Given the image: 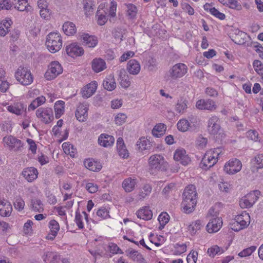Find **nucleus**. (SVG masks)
Segmentation results:
<instances>
[{"label":"nucleus","instance_id":"nucleus-1","mask_svg":"<svg viewBox=\"0 0 263 263\" xmlns=\"http://www.w3.org/2000/svg\"><path fill=\"white\" fill-rule=\"evenodd\" d=\"M198 194L194 185H190L185 187L182 194L181 211L189 214L195 209L197 204Z\"/></svg>","mask_w":263,"mask_h":263},{"label":"nucleus","instance_id":"nucleus-16","mask_svg":"<svg viewBox=\"0 0 263 263\" xmlns=\"http://www.w3.org/2000/svg\"><path fill=\"white\" fill-rule=\"evenodd\" d=\"M12 211L11 203L7 200H0V215L3 217H9Z\"/></svg>","mask_w":263,"mask_h":263},{"label":"nucleus","instance_id":"nucleus-29","mask_svg":"<svg viewBox=\"0 0 263 263\" xmlns=\"http://www.w3.org/2000/svg\"><path fill=\"white\" fill-rule=\"evenodd\" d=\"M166 130V125L160 123L154 126L152 129V133L154 137L160 138L165 134Z\"/></svg>","mask_w":263,"mask_h":263},{"label":"nucleus","instance_id":"nucleus-25","mask_svg":"<svg viewBox=\"0 0 263 263\" xmlns=\"http://www.w3.org/2000/svg\"><path fill=\"white\" fill-rule=\"evenodd\" d=\"M8 110L16 115H22L26 110V107L24 105L20 102L14 103L7 107Z\"/></svg>","mask_w":263,"mask_h":263},{"label":"nucleus","instance_id":"nucleus-54","mask_svg":"<svg viewBox=\"0 0 263 263\" xmlns=\"http://www.w3.org/2000/svg\"><path fill=\"white\" fill-rule=\"evenodd\" d=\"M50 228L52 232V234L55 237L59 230L60 227L58 222L55 220H52L49 222Z\"/></svg>","mask_w":263,"mask_h":263},{"label":"nucleus","instance_id":"nucleus-52","mask_svg":"<svg viewBox=\"0 0 263 263\" xmlns=\"http://www.w3.org/2000/svg\"><path fill=\"white\" fill-rule=\"evenodd\" d=\"M256 249V247L254 246H251L248 248L243 249L239 253L238 256L240 257H245L250 256Z\"/></svg>","mask_w":263,"mask_h":263},{"label":"nucleus","instance_id":"nucleus-40","mask_svg":"<svg viewBox=\"0 0 263 263\" xmlns=\"http://www.w3.org/2000/svg\"><path fill=\"white\" fill-rule=\"evenodd\" d=\"M202 226V221L200 220H197L189 225L188 231L191 235H195Z\"/></svg>","mask_w":263,"mask_h":263},{"label":"nucleus","instance_id":"nucleus-37","mask_svg":"<svg viewBox=\"0 0 263 263\" xmlns=\"http://www.w3.org/2000/svg\"><path fill=\"white\" fill-rule=\"evenodd\" d=\"M12 22L11 20H4L0 23V35L5 36L10 31Z\"/></svg>","mask_w":263,"mask_h":263},{"label":"nucleus","instance_id":"nucleus-23","mask_svg":"<svg viewBox=\"0 0 263 263\" xmlns=\"http://www.w3.org/2000/svg\"><path fill=\"white\" fill-rule=\"evenodd\" d=\"M136 215L139 218L145 220H150L153 217V213L148 206H144L139 209L136 212Z\"/></svg>","mask_w":263,"mask_h":263},{"label":"nucleus","instance_id":"nucleus-55","mask_svg":"<svg viewBox=\"0 0 263 263\" xmlns=\"http://www.w3.org/2000/svg\"><path fill=\"white\" fill-rule=\"evenodd\" d=\"M127 116L125 114L120 113L117 115L115 118V122L118 125H121L126 122Z\"/></svg>","mask_w":263,"mask_h":263},{"label":"nucleus","instance_id":"nucleus-19","mask_svg":"<svg viewBox=\"0 0 263 263\" xmlns=\"http://www.w3.org/2000/svg\"><path fill=\"white\" fill-rule=\"evenodd\" d=\"M14 8L19 11L27 12L32 11V7L28 4V0H14Z\"/></svg>","mask_w":263,"mask_h":263},{"label":"nucleus","instance_id":"nucleus-6","mask_svg":"<svg viewBox=\"0 0 263 263\" xmlns=\"http://www.w3.org/2000/svg\"><path fill=\"white\" fill-rule=\"evenodd\" d=\"M63 72V68L58 61L51 62L48 66L44 77L47 80H52L61 74Z\"/></svg>","mask_w":263,"mask_h":263},{"label":"nucleus","instance_id":"nucleus-15","mask_svg":"<svg viewBox=\"0 0 263 263\" xmlns=\"http://www.w3.org/2000/svg\"><path fill=\"white\" fill-rule=\"evenodd\" d=\"M196 106L199 109L213 110L216 108L215 102L212 100H200L197 101Z\"/></svg>","mask_w":263,"mask_h":263},{"label":"nucleus","instance_id":"nucleus-13","mask_svg":"<svg viewBox=\"0 0 263 263\" xmlns=\"http://www.w3.org/2000/svg\"><path fill=\"white\" fill-rule=\"evenodd\" d=\"M67 54L71 57L81 56L84 54L83 48L76 43L71 44L66 48Z\"/></svg>","mask_w":263,"mask_h":263},{"label":"nucleus","instance_id":"nucleus-10","mask_svg":"<svg viewBox=\"0 0 263 263\" xmlns=\"http://www.w3.org/2000/svg\"><path fill=\"white\" fill-rule=\"evenodd\" d=\"M36 117L45 124L50 123L53 120V114L51 108H40L36 111Z\"/></svg>","mask_w":263,"mask_h":263},{"label":"nucleus","instance_id":"nucleus-7","mask_svg":"<svg viewBox=\"0 0 263 263\" xmlns=\"http://www.w3.org/2000/svg\"><path fill=\"white\" fill-rule=\"evenodd\" d=\"M3 142L5 147L15 152L21 151L23 145L20 140L11 135L4 137Z\"/></svg>","mask_w":263,"mask_h":263},{"label":"nucleus","instance_id":"nucleus-17","mask_svg":"<svg viewBox=\"0 0 263 263\" xmlns=\"http://www.w3.org/2000/svg\"><path fill=\"white\" fill-rule=\"evenodd\" d=\"M97 88V83L96 81L90 82L82 88V96L86 98L90 97L96 92Z\"/></svg>","mask_w":263,"mask_h":263},{"label":"nucleus","instance_id":"nucleus-64","mask_svg":"<svg viewBox=\"0 0 263 263\" xmlns=\"http://www.w3.org/2000/svg\"><path fill=\"white\" fill-rule=\"evenodd\" d=\"M251 163L253 164H263V155L258 154L251 160Z\"/></svg>","mask_w":263,"mask_h":263},{"label":"nucleus","instance_id":"nucleus-39","mask_svg":"<svg viewBox=\"0 0 263 263\" xmlns=\"http://www.w3.org/2000/svg\"><path fill=\"white\" fill-rule=\"evenodd\" d=\"M152 190V187L151 185L148 184L144 185L138 195L137 198L138 200H143L146 196H148L151 193Z\"/></svg>","mask_w":263,"mask_h":263},{"label":"nucleus","instance_id":"nucleus-35","mask_svg":"<svg viewBox=\"0 0 263 263\" xmlns=\"http://www.w3.org/2000/svg\"><path fill=\"white\" fill-rule=\"evenodd\" d=\"M31 209L35 212L41 213L44 211L43 204L40 199L34 198L30 200Z\"/></svg>","mask_w":263,"mask_h":263},{"label":"nucleus","instance_id":"nucleus-21","mask_svg":"<svg viewBox=\"0 0 263 263\" xmlns=\"http://www.w3.org/2000/svg\"><path fill=\"white\" fill-rule=\"evenodd\" d=\"M117 149L120 156L123 158H127L129 157V153L126 149L123 139L120 137L117 139Z\"/></svg>","mask_w":263,"mask_h":263},{"label":"nucleus","instance_id":"nucleus-50","mask_svg":"<svg viewBox=\"0 0 263 263\" xmlns=\"http://www.w3.org/2000/svg\"><path fill=\"white\" fill-rule=\"evenodd\" d=\"M62 148L66 154L70 155L72 157L74 156L75 152L72 145L69 143L65 142L62 144Z\"/></svg>","mask_w":263,"mask_h":263},{"label":"nucleus","instance_id":"nucleus-59","mask_svg":"<svg viewBox=\"0 0 263 263\" xmlns=\"http://www.w3.org/2000/svg\"><path fill=\"white\" fill-rule=\"evenodd\" d=\"M160 223H167L170 220V216L166 212L161 213L158 218Z\"/></svg>","mask_w":263,"mask_h":263},{"label":"nucleus","instance_id":"nucleus-60","mask_svg":"<svg viewBox=\"0 0 263 263\" xmlns=\"http://www.w3.org/2000/svg\"><path fill=\"white\" fill-rule=\"evenodd\" d=\"M220 251V248L217 245L212 246L208 249L207 253L209 256L213 257L217 254Z\"/></svg>","mask_w":263,"mask_h":263},{"label":"nucleus","instance_id":"nucleus-2","mask_svg":"<svg viewBox=\"0 0 263 263\" xmlns=\"http://www.w3.org/2000/svg\"><path fill=\"white\" fill-rule=\"evenodd\" d=\"M187 66L184 63H179L173 65L166 74L167 81L176 80L184 77L187 72Z\"/></svg>","mask_w":263,"mask_h":263},{"label":"nucleus","instance_id":"nucleus-48","mask_svg":"<svg viewBox=\"0 0 263 263\" xmlns=\"http://www.w3.org/2000/svg\"><path fill=\"white\" fill-rule=\"evenodd\" d=\"M260 192L258 190H254L250 193L246 195V198H247L249 201L251 202L253 205L255 203V202L258 199V197L260 195Z\"/></svg>","mask_w":263,"mask_h":263},{"label":"nucleus","instance_id":"nucleus-9","mask_svg":"<svg viewBox=\"0 0 263 263\" xmlns=\"http://www.w3.org/2000/svg\"><path fill=\"white\" fill-rule=\"evenodd\" d=\"M221 152V148L219 147L208 151L202 158V162L203 164L206 163L215 164L218 161V156Z\"/></svg>","mask_w":263,"mask_h":263},{"label":"nucleus","instance_id":"nucleus-28","mask_svg":"<svg viewBox=\"0 0 263 263\" xmlns=\"http://www.w3.org/2000/svg\"><path fill=\"white\" fill-rule=\"evenodd\" d=\"M137 149L140 152L149 149L152 146L151 141L145 137L140 138L136 143Z\"/></svg>","mask_w":263,"mask_h":263},{"label":"nucleus","instance_id":"nucleus-46","mask_svg":"<svg viewBox=\"0 0 263 263\" xmlns=\"http://www.w3.org/2000/svg\"><path fill=\"white\" fill-rule=\"evenodd\" d=\"M242 165H224L223 171L228 174L233 175L239 172Z\"/></svg>","mask_w":263,"mask_h":263},{"label":"nucleus","instance_id":"nucleus-8","mask_svg":"<svg viewBox=\"0 0 263 263\" xmlns=\"http://www.w3.org/2000/svg\"><path fill=\"white\" fill-rule=\"evenodd\" d=\"M250 216L249 214L245 212L236 216L235 221L232 224L231 229L234 231H239L247 227L249 222Z\"/></svg>","mask_w":263,"mask_h":263},{"label":"nucleus","instance_id":"nucleus-57","mask_svg":"<svg viewBox=\"0 0 263 263\" xmlns=\"http://www.w3.org/2000/svg\"><path fill=\"white\" fill-rule=\"evenodd\" d=\"M97 215L101 219H105L109 217V212L104 207H101L97 212Z\"/></svg>","mask_w":263,"mask_h":263},{"label":"nucleus","instance_id":"nucleus-30","mask_svg":"<svg viewBox=\"0 0 263 263\" xmlns=\"http://www.w3.org/2000/svg\"><path fill=\"white\" fill-rule=\"evenodd\" d=\"M136 184V179L130 177L124 180L122 182V187L126 192H130L133 191Z\"/></svg>","mask_w":263,"mask_h":263},{"label":"nucleus","instance_id":"nucleus-56","mask_svg":"<svg viewBox=\"0 0 263 263\" xmlns=\"http://www.w3.org/2000/svg\"><path fill=\"white\" fill-rule=\"evenodd\" d=\"M198 254L197 251H192L187 256L186 260L187 263H196Z\"/></svg>","mask_w":263,"mask_h":263},{"label":"nucleus","instance_id":"nucleus-58","mask_svg":"<svg viewBox=\"0 0 263 263\" xmlns=\"http://www.w3.org/2000/svg\"><path fill=\"white\" fill-rule=\"evenodd\" d=\"M12 7V4L9 0H0V11L2 10H9Z\"/></svg>","mask_w":263,"mask_h":263},{"label":"nucleus","instance_id":"nucleus-51","mask_svg":"<svg viewBox=\"0 0 263 263\" xmlns=\"http://www.w3.org/2000/svg\"><path fill=\"white\" fill-rule=\"evenodd\" d=\"M208 143V139L202 136L197 137L196 140V145L198 149H203L205 147Z\"/></svg>","mask_w":263,"mask_h":263},{"label":"nucleus","instance_id":"nucleus-62","mask_svg":"<svg viewBox=\"0 0 263 263\" xmlns=\"http://www.w3.org/2000/svg\"><path fill=\"white\" fill-rule=\"evenodd\" d=\"M240 206L241 208H249L253 206V204L251 203V202L248 200L246 196L243 197L239 202Z\"/></svg>","mask_w":263,"mask_h":263},{"label":"nucleus","instance_id":"nucleus-45","mask_svg":"<svg viewBox=\"0 0 263 263\" xmlns=\"http://www.w3.org/2000/svg\"><path fill=\"white\" fill-rule=\"evenodd\" d=\"M190 126L189 121L185 119H180L177 124L178 129L182 132H186Z\"/></svg>","mask_w":263,"mask_h":263},{"label":"nucleus","instance_id":"nucleus-61","mask_svg":"<svg viewBox=\"0 0 263 263\" xmlns=\"http://www.w3.org/2000/svg\"><path fill=\"white\" fill-rule=\"evenodd\" d=\"M117 3L115 1H112L110 2L109 9V15L112 17H114L116 15V10H117Z\"/></svg>","mask_w":263,"mask_h":263},{"label":"nucleus","instance_id":"nucleus-3","mask_svg":"<svg viewBox=\"0 0 263 263\" xmlns=\"http://www.w3.org/2000/svg\"><path fill=\"white\" fill-rule=\"evenodd\" d=\"M46 45L51 53H55L62 46V39L59 32H50L47 36Z\"/></svg>","mask_w":263,"mask_h":263},{"label":"nucleus","instance_id":"nucleus-26","mask_svg":"<svg viewBox=\"0 0 263 263\" xmlns=\"http://www.w3.org/2000/svg\"><path fill=\"white\" fill-rule=\"evenodd\" d=\"M203 8L205 11H209L212 15L220 20H223L226 18V15L224 13L219 12L217 9L215 7H213L212 5L209 3L204 4Z\"/></svg>","mask_w":263,"mask_h":263},{"label":"nucleus","instance_id":"nucleus-4","mask_svg":"<svg viewBox=\"0 0 263 263\" xmlns=\"http://www.w3.org/2000/svg\"><path fill=\"white\" fill-rule=\"evenodd\" d=\"M207 130L209 134L214 136L216 138L223 137V130L219 124V118L216 116H212L209 119Z\"/></svg>","mask_w":263,"mask_h":263},{"label":"nucleus","instance_id":"nucleus-38","mask_svg":"<svg viewBox=\"0 0 263 263\" xmlns=\"http://www.w3.org/2000/svg\"><path fill=\"white\" fill-rule=\"evenodd\" d=\"M155 168L166 172V174L169 175L171 173L178 172L179 167L178 165H156Z\"/></svg>","mask_w":263,"mask_h":263},{"label":"nucleus","instance_id":"nucleus-33","mask_svg":"<svg viewBox=\"0 0 263 263\" xmlns=\"http://www.w3.org/2000/svg\"><path fill=\"white\" fill-rule=\"evenodd\" d=\"M82 37L83 43L88 47H94L98 44L97 39L95 36L84 34L82 36Z\"/></svg>","mask_w":263,"mask_h":263},{"label":"nucleus","instance_id":"nucleus-32","mask_svg":"<svg viewBox=\"0 0 263 263\" xmlns=\"http://www.w3.org/2000/svg\"><path fill=\"white\" fill-rule=\"evenodd\" d=\"M63 30L67 35H73L77 31L76 25L71 22H65L63 25Z\"/></svg>","mask_w":263,"mask_h":263},{"label":"nucleus","instance_id":"nucleus-24","mask_svg":"<svg viewBox=\"0 0 263 263\" xmlns=\"http://www.w3.org/2000/svg\"><path fill=\"white\" fill-rule=\"evenodd\" d=\"M91 67L93 70L96 72H99L106 68V63L101 58H96L92 60Z\"/></svg>","mask_w":263,"mask_h":263},{"label":"nucleus","instance_id":"nucleus-27","mask_svg":"<svg viewBox=\"0 0 263 263\" xmlns=\"http://www.w3.org/2000/svg\"><path fill=\"white\" fill-rule=\"evenodd\" d=\"M187 101L183 98L178 100L175 107V111L180 114H184L187 108Z\"/></svg>","mask_w":263,"mask_h":263},{"label":"nucleus","instance_id":"nucleus-11","mask_svg":"<svg viewBox=\"0 0 263 263\" xmlns=\"http://www.w3.org/2000/svg\"><path fill=\"white\" fill-rule=\"evenodd\" d=\"M174 160L182 164H189L191 163V160L186 151L183 148H177L174 154Z\"/></svg>","mask_w":263,"mask_h":263},{"label":"nucleus","instance_id":"nucleus-63","mask_svg":"<svg viewBox=\"0 0 263 263\" xmlns=\"http://www.w3.org/2000/svg\"><path fill=\"white\" fill-rule=\"evenodd\" d=\"M86 190L90 193H95L98 190V186L96 184L89 182L86 185Z\"/></svg>","mask_w":263,"mask_h":263},{"label":"nucleus","instance_id":"nucleus-22","mask_svg":"<svg viewBox=\"0 0 263 263\" xmlns=\"http://www.w3.org/2000/svg\"><path fill=\"white\" fill-rule=\"evenodd\" d=\"M126 69L130 74L136 75L139 73L141 67L137 60L133 59L128 61Z\"/></svg>","mask_w":263,"mask_h":263},{"label":"nucleus","instance_id":"nucleus-53","mask_svg":"<svg viewBox=\"0 0 263 263\" xmlns=\"http://www.w3.org/2000/svg\"><path fill=\"white\" fill-rule=\"evenodd\" d=\"M226 6L229 8L238 11L242 9V6L237 0H229Z\"/></svg>","mask_w":263,"mask_h":263},{"label":"nucleus","instance_id":"nucleus-18","mask_svg":"<svg viewBox=\"0 0 263 263\" xmlns=\"http://www.w3.org/2000/svg\"><path fill=\"white\" fill-rule=\"evenodd\" d=\"M22 175L28 182H32L37 178L38 172L35 167H29L24 170Z\"/></svg>","mask_w":263,"mask_h":263},{"label":"nucleus","instance_id":"nucleus-41","mask_svg":"<svg viewBox=\"0 0 263 263\" xmlns=\"http://www.w3.org/2000/svg\"><path fill=\"white\" fill-rule=\"evenodd\" d=\"M64 104L63 101H58L55 103L54 110L55 116L57 119L59 118L63 114L64 110Z\"/></svg>","mask_w":263,"mask_h":263},{"label":"nucleus","instance_id":"nucleus-31","mask_svg":"<svg viewBox=\"0 0 263 263\" xmlns=\"http://www.w3.org/2000/svg\"><path fill=\"white\" fill-rule=\"evenodd\" d=\"M119 77L121 86L125 88H128L130 85V81L129 80V76L127 74L124 69L120 70Z\"/></svg>","mask_w":263,"mask_h":263},{"label":"nucleus","instance_id":"nucleus-5","mask_svg":"<svg viewBox=\"0 0 263 263\" xmlns=\"http://www.w3.org/2000/svg\"><path fill=\"white\" fill-rule=\"evenodd\" d=\"M16 79L23 85L31 84L33 80L30 70L26 67L20 66L15 73Z\"/></svg>","mask_w":263,"mask_h":263},{"label":"nucleus","instance_id":"nucleus-44","mask_svg":"<svg viewBox=\"0 0 263 263\" xmlns=\"http://www.w3.org/2000/svg\"><path fill=\"white\" fill-rule=\"evenodd\" d=\"M247 34L244 32L238 31L233 40L237 44L242 45L246 43Z\"/></svg>","mask_w":263,"mask_h":263},{"label":"nucleus","instance_id":"nucleus-47","mask_svg":"<svg viewBox=\"0 0 263 263\" xmlns=\"http://www.w3.org/2000/svg\"><path fill=\"white\" fill-rule=\"evenodd\" d=\"M164 163V158L160 155H153L149 159V164H163Z\"/></svg>","mask_w":263,"mask_h":263},{"label":"nucleus","instance_id":"nucleus-36","mask_svg":"<svg viewBox=\"0 0 263 263\" xmlns=\"http://www.w3.org/2000/svg\"><path fill=\"white\" fill-rule=\"evenodd\" d=\"M127 252L129 258L134 261L138 263H142L145 262V260L143 256L138 251L134 250H128Z\"/></svg>","mask_w":263,"mask_h":263},{"label":"nucleus","instance_id":"nucleus-12","mask_svg":"<svg viewBox=\"0 0 263 263\" xmlns=\"http://www.w3.org/2000/svg\"><path fill=\"white\" fill-rule=\"evenodd\" d=\"M222 224V221L220 218H212L206 225L207 231L210 233L216 232L220 230Z\"/></svg>","mask_w":263,"mask_h":263},{"label":"nucleus","instance_id":"nucleus-14","mask_svg":"<svg viewBox=\"0 0 263 263\" xmlns=\"http://www.w3.org/2000/svg\"><path fill=\"white\" fill-rule=\"evenodd\" d=\"M88 107L86 104H80L76 111V117L80 122H85L88 117Z\"/></svg>","mask_w":263,"mask_h":263},{"label":"nucleus","instance_id":"nucleus-43","mask_svg":"<svg viewBox=\"0 0 263 263\" xmlns=\"http://www.w3.org/2000/svg\"><path fill=\"white\" fill-rule=\"evenodd\" d=\"M59 258V256L55 253L52 252H46L44 253L43 258L44 261L46 263L53 262Z\"/></svg>","mask_w":263,"mask_h":263},{"label":"nucleus","instance_id":"nucleus-20","mask_svg":"<svg viewBox=\"0 0 263 263\" xmlns=\"http://www.w3.org/2000/svg\"><path fill=\"white\" fill-rule=\"evenodd\" d=\"M115 142L113 136L105 134H101L98 138V143L102 146L108 147L112 145Z\"/></svg>","mask_w":263,"mask_h":263},{"label":"nucleus","instance_id":"nucleus-34","mask_svg":"<svg viewBox=\"0 0 263 263\" xmlns=\"http://www.w3.org/2000/svg\"><path fill=\"white\" fill-rule=\"evenodd\" d=\"M126 8V15L128 18L130 20H134L136 18L138 9L137 7L133 4H125Z\"/></svg>","mask_w":263,"mask_h":263},{"label":"nucleus","instance_id":"nucleus-42","mask_svg":"<svg viewBox=\"0 0 263 263\" xmlns=\"http://www.w3.org/2000/svg\"><path fill=\"white\" fill-rule=\"evenodd\" d=\"M103 86L105 89L109 91H111L116 87V83L115 79L111 76L106 78L103 82Z\"/></svg>","mask_w":263,"mask_h":263},{"label":"nucleus","instance_id":"nucleus-49","mask_svg":"<svg viewBox=\"0 0 263 263\" xmlns=\"http://www.w3.org/2000/svg\"><path fill=\"white\" fill-rule=\"evenodd\" d=\"M13 205L16 210L22 211L24 209L25 201L21 197L17 196L15 198Z\"/></svg>","mask_w":263,"mask_h":263}]
</instances>
